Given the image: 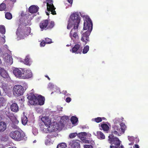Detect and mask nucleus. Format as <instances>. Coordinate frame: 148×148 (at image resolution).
I'll return each instance as SVG.
<instances>
[{"label":"nucleus","mask_w":148,"mask_h":148,"mask_svg":"<svg viewBox=\"0 0 148 148\" xmlns=\"http://www.w3.org/2000/svg\"><path fill=\"white\" fill-rule=\"evenodd\" d=\"M32 76V74L31 70H23L21 79H28L31 77Z\"/></svg>","instance_id":"nucleus-12"},{"label":"nucleus","mask_w":148,"mask_h":148,"mask_svg":"<svg viewBox=\"0 0 148 148\" xmlns=\"http://www.w3.org/2000/svg\"><path fill=\"white\" fill-rule=\"evenodd\" d=\"M102 118V119L105 120V119H106V118H104V117H102V118Z\"/></svg>","instance_id":"nucleus-61"},{"label":"nucleus","mask_w":148,"mask_h":148,"mask_svg":"<svg viewBox=\"0 0 148 148\" xmlns=\"http://www.w3.org/2000/svg\"><path fill=\"white\" fill-rule=\"evenodd\" d=\"M46 14L47 15H49V13L48 12H46Z\"/></svg>","instance_id":"nucleus-58"},{"label":"nucleus","mask_w":148,"mask_h":148,"mask_svg":"<svg viewBox=\"0 0 148 148\" xmlns=\"http://www.w3.org/2000/svg\"><path fill=\"white\" fill-rule=\"evenodd\" d=\"M54 25L55 23L54 21L49 22L47 19L43 20L39 24L40 28L42 31L43 30H50L54 27Z\"/></svg>","instance_id":"nucleus-5"},{"label":"nucleus","mask_w":148,"mask_h":148,"mask_svg":"<svg viewBox=\"0 0 148 148\" xmlns=\"http://www.w3.org/2000/svg\"><path fill=\"white\" fill-rule=\"evenodd\" d=\"M46 44V42H45V41L43 40L40 43V46L41 47H44Z\"/></svg>","instance_id":"nucleus-50"},{"label":"nucleus","mask_w":148,"mask_h":148,"mask_svg":"<svg viewBox=\"0 0 148 148\" xmlns=\"http://www.w3.org/2000/svg\"><path fill=\"white\" fill-rule=\"evenodd\" d=\"M66 93H67V91H64V94H66Z\"/></svg>","instance_id":"nucleus-62"},{"label":"nucleus","mask_w":148,"mask_h":148,"mask_svg":"<svg viewBox=\"0 0 148 148\" xmlns=\"http://www.w3.org/2000/svg\"><path fill=\"white\" fill-rule=\"evenodd\" d=\"M136 141L138 142L139 141V140L138 139H137L136 138Z\"/></svg>","instance_id":"nucleus-60"},{"label":"nucleus","mask_w":148,"mask_h":148,"mask_svg":"<svg viewBox=\"0 0 148 148\" xmlns=\"http://www.w3.org/2000/svg\"><path fill=\"white\" fill-rule=\"evenodd\" d=\"M69 2V3H70L71 4H72L73 3V0H67Z\"/></svg>","instance_id":"nucleus-53"},{"label":"nucleus","mask_w":148,"mask_h":148,"mask_svg":"<svg viewBox=\"0 0 148 148\" xmlns=\"http://www.w3.org/2000/svg\"><path fill=\"white\" fill-rule=\"evenodd\" d=\"M9 136L12 139L17 141L26 140L27 138L24 132L18 130L11 132L9 134Z\"/></svg>","instance_id":"nucleus-3"},{"label":"nucleus","mask_w":148,"mask_h":148,"mask_svg":"<svg viewBox=\"0 0 148 148\" xmlns=\"http://www.w3.org/2000/svg\"><path fill=\"white\" fill-rule=\"evenodd\" d=\"M71 99L70 97H68L66 99V101L68 103H69L71 101Z\"/></svg>","instance_id":"nucleus-51"},{"label":"nucleus","mask_w":148,"mask_h":148,"mask_svg":"<svg viewBox=\"0 0 148 148\" xmlns=\"http://www.w3.org/2000/svg\"><path fill=\"white\" fill-rule=\"evenodd\" d=\"M85 35H82L81 40L82 41L84 42L85 43V44H86L89 41V38H86V37H85Z\"/></svg>","instance_id":"nucleus-29"},{"label":"nucleus","mask_w":148,"mask_h":148,"mask_svg":"<svg viewBox=\"0 0 148 148\" xmlns=\"http://www.w3.org/2000/svg\"><path fill=\"white\" fill-rule=\"evenodd\" d=\"M6 128L7 124L4 121H0V133L4 132Z\"/></svg>","instance_id":"nucleus-18"},{"label":"nucleus","mask_w":148,"mask_h":148,"mask_svg":"<svg viewBox=\"0 0 148 148\" xmlns=\"http://www.w3.org/2000/svg\"><path fill=\"white\" fill-rule=\"evenodd\" d=\"M108 140L110 144V148H124L123 145H121V142L118 138L114 136L113 134L109 135Z\"/></svg>","instance_id":"nucleus-2"},{"label":"nucleus","mask_w":148,"mask_h":148,"mask_svg":"<svg viewBox=\"0 0 148 148\" xmlns=\"http://www.w3.org/2000/svg\"><path fill=\"white\" fill-rule=\"evenodd\" d=\"M0 75L4 78H8L9 75L6 71L0 67Z\"/></svg>","instance_id":"nucleus-19"},{"label":"nucleus","mask_w":148,"mask_h":148,"mask_svg":"<svg viewBox=\"0 0 148 148\" xmlns=\"http://www.w3.org/2000/svg\"><path fill=\"white\" fill-rule=\"evenodd\" d=\"M81 140L83 142L86 143L90 144L92 142V140H88L86 138H82Z\"/></svg>","instance_id":"nucleus-35"},{"label":"nucleus","mask_w":148,"mask_h":148,"mask_svg":"<svg viewBox=\"0 0 148 148\" xmlns=\"http://www.w3.org/2000/svg\"><path fill=\"white\" fill-rule=\"evenodd\" d=\"M12 0V2H13V3H14L16 2V0Z\"/></svg>","instance_id":"nucleus-59"},{"label":"nucleus","mask_w":148,"mask_h":148,"mask_svg":"<svg viewBox=\"0 0 148 148\" xmlns=\"http://www.w3.org/2000/svg\"><path fill=\"white\" fill-rule=\"evenodd\" d=\"M71 21L74 25H79L80 20V17L77 12L71 14L70 16Z\"/></svg>","instance_id":"nucleus-10"},{"label":"nucleus","mask_w":148,"mask_h":148,"mask_svg":"<svg viewBox=\"0 0 148 148\" xmlns=\"http://www.w3.org/2000/svg\"><path fill=\"white\" fill-rule=\"evenodd\" d=\"M89 135H90V136H91V134H90Z\"/></svg>","instance_id":"nucleus-64"},{"label":"nucleus","mask_w":148,"mask_h":148,"mask_svg":"<svg viewBox=\"0 0 148 148\" xmlns=\"http://www.w3.org/2000/svg\"><path fill=\"white\" fill-rule=\"evenodd\" d=\"M10 108L14 112H17L19 110L18 106L15 103H12L11 105Z\"/></svg>","instance_id":"nucleus-17"},{"label":"nucleus","mask_w":148,"mask_h":148,"mask_svg":"<svg viewBox=\"0 0 148 148\" xmlns=\"http://www.w3.org/2000/svg\"><path fill=\"white\" fill-rule=\"evenodd\" d=\"M45 98L41 95H39L37 97L36 101L31 103L34 105H42L44 104Z\"/></svg>","instance_id":"nucleus-13"},{"label":"nucleus","mask_w":148,"mask_h":148,"mask_svg":"<svg viewBox=\"0 0 148 148\" xmlns=\"http://www.w3.org/2000/svg\"><path fill=\"white\" fill-rule=\"evenodd\" d=\"M32 132L33 134L35 135H36L38 133V130L36 128L34 129Z\"/></svg>","instance_id":"nucleus-48"},{"label":"nucleus","mask_w":148,"mask_h":148,"mask_svg":"<svg viewBox=\"0 0 148 148\" xmlns=\"http://www.w3.org/2000/svg\"><path fill=\"white\" fill-rule=\"evenodd\" d=\"M70 37L71 39H77L79 38V36L78 35V33L71 32H70Z\"/></svg>","instance_id":"nucleus-23"},{"label":"nucleus","mask_w":148,"mask_h":148,"mask_svg":"<svg viewBox=\"0 0 148 148\" xmlns=\"http://www.w3.org/2000/svg\"><path fill=\"white\" fill-rule=\"evenodd\" d=\"M101 127L102 129L106 133H108L109 130V127L108 125L106 123L102 124L101 125Z\"/></svg>","instance_id":"nucleus-22"},{"label":"nucleus","mask_w":148,"mask_h":148,"mask_svg":"<svg viewBox=\"0 0 148 148\" xmlns=\"http://www.w3.org/2000/svg\"><path fill=\"white\" fill-rule=\"evenodd\" d=\"M9 110V108H5V110L3 111V113L5 114L9 118L10 117V116H11L12 114H13L10 113Z\"/></svg>","instance_id":"nucleus-27"},{"label":"nucleus","mask_w":148,"mask_h":148,"mask_svg":"<svg viewBox=\"0 0 148 148\" xmlns=\"http://www.w3.org/2000/svg\"><path fill=\"white\" fill-rule=\"evenodd\" d=\"M77 135V133H74L71 134L69 135V136L70 138H75Z\"/></svg>","instance_id":"nucleus-44"},{"label":"nucleus","mask_w":148,"mask_h":148,"mask_svg":"<svg viewBox=\"0 0 148 148\" xmlns=\"http://www.w3.org/2000/svg\"><path fill=\"white\" fill-rule=\"evenodd\" d=\"M119 119H115L114 120L115 123H117V121H119ZM119 125H116V123L113 125L112 133L118 136H120V134L124 133L126 130V127L125 124L123 123L119 124Z\"/></svg>","instance_id":"nucleus-1"},{"label":"nucleus","mask_w":148,"mask_h":148,"mask_svg":"<svg viewBox=\"0 0 148 148\" xmlns=\"http://www.w3.org/2000/svg\"><path fill=\"white\" fill-rule=\"evenodd\" d=\"M92 29V23L90 18L88 17H86L84 23L83 29L91 32Z\"/></svg>","instance_id":"nucleus-7"},{"label":"nucleus","mask_w":148,"mask_h":148,"mask_svg":"<svg viewBox=\"0 0 148 148\" xmlns=\"http://www.w3.org/2000/svg\"><path fill=\"white\" fill-rule=\"evenodd\" d=\"M97 138L99 139L102 140L105 138L104 134L101 131L97 132Z\"/></svg>","instance_id":"nucleus-21"},{"label":"nucleus","mask_w":148,"mask_h":148,"mask_svg":"<svg viewBox=\"0 0 148 148\" xmlns=\"http://www.w3.org/2000/svg\"><path fill=\"white\" fill-rule=\"evenodd\" d=\"M87 134V133L85 132H82L79 133L78 134V136L81 139L82 138H84V136H86Z\"/></svg>","instance_id":"nucleus-33"},{"label":"nucleus","mask_w":148,"mask_h":148,"mask_svg":"<svg viewBox=\"0 0 148 148\" xmlns=\"http://www.w3.org/2000/svg\"><path fill=\"white\" fill-rule=\"evenodd\" d=\"M47 2V10L48 11L51 12V14L54 15L56 14L55 11L56 8H55L52 0H46Z\"/></svg>","instance_id":"nucleus-9"},{"label":"nucleus","mask_w":148,"mask_h":148,"mask_svg":"<svg viewBox=\"0 0 148 148\" xmlns=\"http://www.w3.org/2000/svg\"><path fill=\"white\" fill-rule=\"evenodd\" d=\"M79 25H74L73 28L72 29L70 32H72L78 33V27Z\"/></svg>","instance_id":"nucleus-26"},{"label":"nucleus","mask_w":148,"mask_h":148,"mask_svg":"<svg viewBox=\"0 0 148 148\" xmlns=\"http://www.w3.org/2000/svg\"><path fill=\"white\" fill-rule=\"evenodd\" d=\"M45 41L46 42V44H50L52 42V40L49 38H46L45 39Z\"/></svg>","instance_id":"nucleus-43"},{"label":"nucleus","mask_w":148,"mask_h":148,"mask_svg":"<svg viewBox=\"0 0 148 148\" xmlns=\"http://www.w3.org/2000/svg\"><path fill=\"white\" fill-rule=\"evenodd\" d=\"M6 100L3 97H0V107L5 105Z\"/></svg>","instance_id":"nucleus-31"},{"label":"nucleus","mask_w":148,"mask_h":148,"mask_svg":"<svg viewBox=\"0 0 148 148\" xmlns=\"http://www.w3.org/2000/svg\"><path fill=\"white\" fill-rule=\"evenodd\" d=\"M45 77H47L49 80H50V78L48 77V76L47 75H45Z\"/></svg>","instance_id":"nucleus-57"},{"label":"nucleus","mask_w":148,"mask_h":148,"mask_svg":"<svg viewBox=\"0 0 148 148\" xmlns=\"http://www.w3.org/2000/svg\"><path fill=\"white\" fill-rule=\"evenodd\" d=\"M134 137L132 136L128 137V139L131 142H134Z\"/></svg>","instance_id":"nucleus-47"},{"label":"nucleus","mask_w":148,"mask_h":148,"mask_svg":"<svg viewBox=\"0 0 148 148\" xmlns=\"http://www.w3.org/2000/svg\"><path fill=\"white\" fill-rule=\"evenodd\" d=\"M93 120H94V121L96 123H99L102 121V118L101 117H98L93 119Z\"/></svg>","instance_id":"nucleus-41"},{"label":"nucleus","mask_w":148,"mask_h":148,"mask_svg":"<svg viewBox=\"0 0 148 148\" xmlns=\"http://www.w3.org/2000/svg\"><path fill=\"white\" fill-rule=\"evenodd\" d=\"M134 143L133 142H131L130 143H129V145H134Z\"/></svg>","instance_id":"nucleus-56"},{"label":"nucleus","mask_w":148,"mask_h":148,"mask_svg":"<svg viewBox=\"0 0 148 148\" xmlns=\"http://www.w3.org/2000/svg\"><path fill=\"white\" fill-rule=\"evenodd\" d=\"M5 27L3 25H0V32L3 34H5Z\"/></svg>","instance_id":"nucleus-38"},{"label":"nucleus","mask_w":148,"mask_h":148,"mask_svg":"<svg viewBox=\"0 0 148 148\" xmlns=\"http://www.w3.org/2000/svg\"><path fill=\"white\" fill-rule=\"evenodd\" d=\"M37 6L33 5L30 6L28 9V11L31 13H34L36 12L38 10Z\"/></svg>","instance_id":"nucleus-20"},{"label":"nucleus","mask_w":148,"mask_h":148,"mask_svg":"<svg viewBox=\"0 0 148 148\" xmlns=\"http://www.w3.org/2000/svg\"><path fill=\"white\" fill-rule=\"evenodd\" d=\"M41 120L47 127L48 126L47 131L50 132L55 130L53 126L51 125V121L48 117H43Z\"/></svg>","instance_id":"nucleus-6"},{"label":"nucleus","mask_w":148,"mask_h":148,"mask_svg":"<svg viewBox=\"0 0 148 148\" xmlns=\"http://www.w3.org/2000/svg\"><path fill=\"white\" fill-rule=\"evenodd\" d=\"M11 122L10 123V125L14 129H17L18 127L17 125L19 121L16 117L15 116L14 114H12L11 116L9 118Z\"/></svg>","instance_id":"nucleus-11"},{"label":"nucleus","mask_w":148,"mask_h":148,"mask_svg":"<svg viewBox=\"0 0 148 148\" xmlns=\"http://www.w3.org/2000/svg\"><path fill=\"white\" fill-rule=\"evenodd\" d=\"M23 70L22 69H20L17 68H15L13 71L14 74L17 77L21 79Z\"/></svg>","instance_id":"nucleus-14"},{"label":"nucleus","mask_w":148,"mask_h":148,"mask_svg":"<svg viewBox=\"0 0 148 148\" xmlns=\"http://www.w3.org/2000/svg\"><path fill=\"white\" fill-rule=\"evenodd\" d=\"M133 148H139V146L138 145L136 144L134 146Z\"/></svg>","instance_id":"nucleus-54"},{"label":"nucleus","mask_w":148,"mask_h":148,"mask_svg":"<svg viewBox=\"0 0 148 148\" xmlns=\"http://www.w3.org/2000/svg\"><path fill=\"white\" fill-rule=\"evenodd\" d=\"M79 48L80 45L79 44H77L75 45L72 48V50H71L70 51H72V52L73 53H75L79 50Z\"/></svg>","instance_id":"nucleus-25"},{"label":"nucleus","mask_w":148,"mask_h":148,"mask_svg":"<svg viewBox=\"0 0 148 148\" xmlns=\"http://www.w3.org/2000/svg\"><path fill=\"white\" fill-rule=\"evenodd\" d=\"M73 25L74 26V24H73V22H72V21H71L70 20L69 21V23L67 26V29H70Z\"/></svg>","instance_id":"nucleus-36"},{"label":"nucleus","mask_w":148,"mask_h":148,"mask_svg":"<svg viewBox=\"0 0 148 148\" xmlns=\"http://www.w3.org/2000/svg\"><path fill=\"white\" fill-rule=\"evenodd\" d=\"M37 98V97L34 94L31 93L29 94L27 97V98L29 100V102L31 105H33L31 103H34V102L36 101Z\"/></svg>","instance_id":"nucleus-16"},{"label":"nucleus","mask_w":148,"mask_h":148,"mask_svg":"<svg viewBox=\"0 0 148 148\" xmlns=\"http://www.w3.org/2000/svg\"><path fill=\"white\" fill-rule=\"evenodd\" d=\"M89 46L87 45L84 48L82 53L83 54L86 53L89 50Z\"/></svg>","instance_id":"nucleus-37"},{"label":"nucleus","mask_w":148,"mask_h":148,"mask_svg":"<svg viewBox=\"0 0 148 148\" xmlns=\"http://www.w3.org/2000/svg\"><path fill=\"white\" fill-rule=\"evenodd\" d=\"M84 148H93V146L91 145H84Z\"/></svg>","instance_id":"nucleus-49"},{"label":"nucleus","mask_w":148,"mask_h":148,"mask_svg":"<svg viewBox=\"0 0 148 148\" xmlns=\"http://www.w3.org/2000/svg\"><path fill=\"white\" fill-rule=\"evenodd\" d=\"M71 121L73 125H77L78 119L76 116H72L71 118Z\"/></svg>","instance_id":"nucleus-24"},{"label":"nucleus","mask_w":148,"mask_h":148,"mask_svg":"<svg viewBox=\"0 0 148 148\" xmlns=\"http://www.w3.org/2000/svg\"><path fill=\"white\" fill-rule=\"evenodd\" d=\"M6 8V4L5 3H2L0 4V11H3Z\"/></svg>","instance_id":"nucleus-40"},{"label":"nucleus","mask_w":148,"mask_h":148,"mask_svg":"<svg viewBox=\"0 0 148 148\" xmlns=\"http://www.w3.org/2000/svg\"><path fill=\"white\" fill-rule=\"evenodd\" d=\"M0 148H5L3 145L0 143Z\"/></svg>","instance_id":"nucleus-55"},{"label":"nucleus","mask_w":148,"mask_h":148,"mask_svg":"<svg viewBox=\"0 0 148 148\" xmlns=\"http://www.w3.org/2000/svg\"><path fill=\"white\" fill-rule=\"evenodd\" d=\"M4 2L6 4H9L13 3V2H12V0H5Z\"/></svg>","instance_id":"nucleus-45"},{"label":"nucleus","mask_w":148,"mask_h":148,"mask_svg":"<svg viewBox=\"0 0 148 148\" xmlns=\"http://www.w3.org/2000/svg\"><path fill=\"white\" fill-rule=\"evenodd\" d=\"M69 145L71 146V148H79L80 143L78 140H71L69 142Z\"/></svg>","instance_id":"nucleus-15"},{"label":"nucleus","mask_w":148,"mask_h":148,"mask_svg":"<svg viewBox=\"0 0 148 148\" xmlns=\"http://www.w3.org/2000/svg\"><path fill=\"white\" fill-rule=\"evenodd\" d=\"M91 32H90L89 31H87L85 33H83L82 35H85V37H86V38H89V36L90 35Z\"/></svg>","instance_id":"nucleus-42"},{"label":"nucleus","mask_w":148,"mask_h":148,"mask_svg":"<svg viewBox=\"0 0 148 148\" xmlns=\"http://www.w3.org/2000/svg\"><path fill=\"white\" fill-rule=\"evenodd\" d=\"M8 138L6 136H3L1 137V140L2 141H6L8 140Z\"/></svg>","instance_id":"nucleus-46"},{"label":"nucleus","mask_w":148,"mask_h":148,"mask_svg":"<svg viewBox=\"0 0 148 148\" xmlns=\"http://www.w3.org/2000/svg\"><path fill=\"white\" fill-rule=\"evenodd\" d=\"M24 64L26 65L30 66L31 65V63L30 60V59L29 58V56H27L25 57L24 60Z\"/></svg>","instance_id":"nucleus-30"},{"label":"nucleus","mask_w":148,"mask_h":148,"mask_svg":"<svg viewBox=\"0 0 148 148\" xmlns=\"http://www.w3.org/2000/svg\"><path fill=\"white\" fill-rule=\"evenodd\" d=\"M31 32L30 27H24L23 29L19 27L16 31V34L18 38L20 39H24L28 36Z\"/></svg>","instance_id":"nucleus-4"},{"label":"nucleus","mask_w":148,"mask_h":148,"mask_svg":"<svg viewBox=\"0 0 148 148\" xmlns=\"http://www.w3.org/2000/svg\"><path fill=\"white\" fill-rule=\"evenodd\" d=\"M5 17L7 19H11L12 18V15L10 13L7 12L5 14Z\"/></svg>","instance_id":"nucleus-39"},{"label":"nucleus","mask_w":148,"mask_h":148,"mask_svg":"<svg viewBox=\"0 0 148 148\" xmlns=\"http://www.w3.org/2000/svg\"><path fill=\"white\" fill-rule=\"evenodd\" d=\"M24 89L20 85H16L14 86L13 89L14 95L15 96H19L22 95Z\"/></svg>","instance_id":"nucleus-8"},{"label":"nucleus","mask_w":148,"mask_h":148,"mask_svg":"<svg viewBox=\"0 0 148 148\" xmlns=\"http://www.w3.org/2000/svg\"><path fill=\"white\" fill-rule=\"evenodd\" d=\"M56 136L57 134L55 132L54 133H51L48 134L47 136V137L48 138L50 139L52 138L55 137Z\"/></svg>","instance_id":"nucleus-32"},{"label":"nucleus","mask_w":148,"mask_h":148,"mask_svg":"<svg viewBox=\"0 0 148 148\" xmlns=\"http://www.w3.org/2000/svg\"><path fill=\"white\" fill-rule=\"evenodd\" d=\"M28 121L27 117L25 115H23L21 118L22 123L23 125H25Z\"/></svg>","instance_id":"nucleus-28"},{"label":"nucleus","mask_w":148,"mask_h":148,"mask_svg":"<svg viewBox=\"0 0 148 148\" xmlns=\"http://www.w3.org/2000/svg\"><path fill=\"white\" fill-rule=\"evenodd\" d=\"M62 118L65 120H67L69 119V118L68 116H62Z\"/></svg>","instance_id":"nucleus-52"},{"label":"nucleus","mask_w":148,"mask_h":148,"mask_svg":"<svg viewBox=\"0 0 148 148\" xmlns=\"http://www.w3.org/2000/svg\"><path fill=\"white\" fill-rule=\"evenodd\" d=\"M67 147L66 144L64 143H62L58 144L57 148H66Z\"/></svg>","instance_id":"nucleus-34"},{"label":"nucleus","mask_w":148,"mask_h":148,"mask_svg":"<svg viewBox=\"0 0 148 148\" xmlns=\"http://www.w3.org/2000/svg\"><path fill=\"white\" fill-rule=\"evenodd\" d=\"M3 38L4 40V42H5V38Z\"/></svg>","instance_id":"nucleus-63"}]
</instances>
